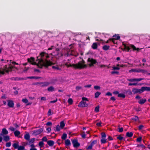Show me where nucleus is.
<instances>
[{
    "label": "nucleus",
    "instance_id": "nucleus-1",
    "mask_svg": "<svg viewBox=\"0 0 150 150\" xmlns=\"http://www.w3.org/2000/svg\"><path fill=\"white\" fill-rule=\"evenodd\" d=\"M40 58H38L37 61H38L39 64L42 63V66H44L46 67H47L48 66L52 65L53 64L51 62L47 60V58L49 57V56L45 52H42L40 54Z\"/></svg>",
    "mask_w": 150,
    "mask_h": 150
},
{
    "label": "nucleus",
    "instance_id": "nucleus-2",
    "mask_svg": "<svg viewBox=\"0 0 150 150\" xmlns=\"http://www.w3.org/2000/svg\"><path fill=\"white\" fill-rule=\"evenodd\" d=\"M85 63V62L82 59V61H79L77 64H69L68 63H66L65 65L68 67H72L75 69H81L87 67V65Z\"/></svg>",
    "mask_w": 150,
    "mask_h": 150
},
{
    "label": "nucleus",
    "instance_id": "nucleus-3",
    "mask_svg": "<svg viewBox=\"0 0 150 150\" xmlns=\"http://www.w3.org/2000/svg\"><path fill=\"white\" fill-rule=\"evenodd\" d=\"M15 68L14 67L11 65H5L3 68V71L0 70V76L1 74H5L4 71L8 73L10 71H12V69Z\"/></svg>",
    "mask_w": 150,
    "mask_h": 150
},
{
    "label": "nucleus",
    "instance_id": "nucleus-4",
    "mask_svg": "<svg viewBox=\"0 0 150 150\" xmlns=\"http://www.w3.org/2000/svg\"><path fill=\"white\" fill-rule=\"evenodd\" d=\"M82 100L81 101L78 105V106L79 107H85L88 106V104L84 101H88V100L86 97H83L82 98Z\"/></svg>",
    "mask_w": 150,
    "mask_h": 150
},
{
    "label": "nucleus",
    "instance_id": "nucleus-5",
    "mask_svg": "<svg viewBox=\"0 0 150 150\" xmlns=\"http://www.w3.org/2000/svg\"><path fill=\"white\" fill-rule=\"evenodd\" d=\"M12 146L15 149H17L18 150H23L25 148L23 146H19L18 142L13 144Z\"/></svg>",
    "mask_w": 150,
    "mask_h": 150
},
{
    "label": "nucleus",
    "instance_id": "nucleus-6",
    "mask_svg": "<svg viewBox=\"0 0 150 150\" xmlns=\"http://www.w3.org/2000/svg\"><path fill=\"white\" fill-rule=\"evenodd\" d=\"M87 62L89 63L88 65L90 67L93 66L94 64H96L97 62L96 60L91 58H88Z\"/></svg>",
    "mask_w": 150,
    "mask_h": 150
},
{
    "label": "nucleus",
    "instance_id": "nucleus-7",
    "mask_svg": "<svg viewBox=\"0 0 150 150\" xmlns=\"http://www.w3.org/2000/svg\"><path fill=\"white\" fill-rule=\"evenodd\" d=\"M43 130V128H40L38 129L34 130L33 131V134L35 136L39 135L42 133Z\"/></svg>",
    "mask_w": 150,
    "mask_h": 150
},
{
    "label": "nucleus",
    "instance_id": "nucleus-8",
    "mask_svg": "<svg viewBox=\"0 0 150 150\" xmlns=\"http://www.w3.org/2000/svg\"><path fill=\"white\" fill-rule=\"evenodd\" d=\"M71 141L74 147L77 148L80 146V144L78 142L77 139H74L73 140H72Z\"/></svg>",
    "mask_w": 150,
    "mask_h": 150
},
{
    "label": "nucleus",
    "instance_id": "nucleus-9",
    "mask_svg": "<svg viewBox=\"0 0 150 150\" xmlns=\"http://www.w3.org/2000/svg\"><path fill=\"white\" fill-rule=\"evenodd\" d=\"M132 92L134 94L139 93H142V88L140 89H137L135 88H133L132 90Z\"/></svg>",
    "mask_w": 150,
    "mask_h": 150
},
{
    "label": "nucleus",
    "instance_id": "nucleus-10",
    "mask_svg": "<svg viewBox=\"0 0 150 150\" xmlns=\"http://www.w3.org/2000/svg\"><path fill=\"white\" fill-rule=\"evenodd\" d=\"M8 103L7 105L10 108H13L14 106V104L13 101L11 100H7Z\"/></svg>",
    "mask_w": 150,
    "mask_h": 150
},
{
    "label": "nucleus",
    "instance_id": "nucleus-11",
    "mask_svg": "<svg viewBox=\"0 0 150 150\" xmlns=\"http://www.w3.org/2000/svg\"><path fill=\"white\" fill-rule=\"evenodd\" d=\"M11 79L14 81H20L21 80H26V78H21L19 77H13L11 78Z\"/></svg>",
    "mask_w": 150,
    "mask_h": 150
},
{
    "label": "nucleus",
    "instance_id": "nucleus-12",
    "mask_svg": "<svg viewBox=\"0 0 150 150\" xmlns=\"http://www.w3.org/2000/svg\"><path fill=\"white\" fill-rule=\"evenodd\" d=\"M28 34L30 37L33 38H34L36 35V33L35 32H29Z\"/></svg>",
    "mask_w": 150,
    "mask_h": 150
},
{
    "label": "nucleus",
    "instance_id": "nucleus-13",
    "mask_svg": "<svg viewBox=\"0 0 150 150\" xmlns=\"http://www.w3.org/2000/svg\"><path fill=\"white\" fill-rule=\"evenodd\" d=\"M8 134V132L6 128H3L2 129L1 133L0 134V135H6Z\"/></svg>",
    "mask_w": 150,
    "mask_h": 150
},
{
    "label": "nucleus",
    "instance_id": "nucleus-14",
    "mask_svg": "<svg viewBox=\"0 0 150 150\" xmlns=\"http://www.w3.org/2000/svg\"><path fill=\"white\" fill-rule=\"evenodd\" d=\"M142 93L144 91H150V87L147 86H144L142 87Z\"/></svg>",
    "mask_w": 150,
    "mask_h": 150
},
{
    "label": "nucleus",
    "instance_id": "nucleus-15",
    "mask_svg": "<svg viewBox=\"0 0 150 150\" xmlns=\"http://www.w3.org/2000/svg\"><path fill=\"white\" fill-rule=\"evenodd\" d=\"M40 83V86L41 87L47 86L50 84V83L47 82H41Z\"/></svg>",
    "mask_w": 150,
    "mask_h": 150
},
{
    "label": "nucleus",
    "instance_id": "nucleus-16",
    "mask_svg": "<svg viewBox=\"0 0 150 150\" xmlns=\"http://www.w3.org/2000/svg\"><path fill=\"white\" fill-rule=\"evenodd\" d=\"M47 144L50 146H53L54 144V142L52 140H49L47 141Z\"/></svg>",
    "mask_w": 150,
    "mask_h": 150
},
{
    "label": "nucleus",
    "instance_id": "nucleus-17",
    "mask_svg": "<svg viewBox=\"0 0 150 150\" xmlns=\"http://www.w3.org/2000/svg\"><path fill=\"white\" fill-rule=\"evenodd\" d=\"M41 77L39 76H28L25 77V78H26V80L27 79H38L41 78Z\"/></svg>",
    "mask_w": 150,
    "mask_h": 150
},
{
    "label": "nucleus",
    "instance_id": "nucleus-18",
    "mask_svg": "<svg viewBox=\"0 0 150 150\" xmlns=\"http://www.w3.org/2000/svg\"><path fill=\"white\" fill-rule=\"evenodd\" d=\"M146 101V99H141L139 100L138 103L141 105H142Z\"/></svg>",
    "mask_w": 150,
    "mask_h": 150
},
{
    "label": "nucleus",
    "instance_id": "nucleus-19",
    "mask_svg": "<svg viewBox=\"0 0 150 150\" xmlns=\"http://www.w3.org/2000/svg\"><path fill=\"white\" fill-rule=\"evenodd\" d=\"M124 46V48L122 49L123 51L127 50V52H129L130 49V47L127 46L125 44H123Z\"/></svg>",
    "mask_w": 150,
    "mask_h": 150
},
{
    "label": "nucleus",
    "instance_id": "nucleus-20",
    "mask_svg": "<svg viewBox=\"0 0 150 150\" xmlns=\"http://www.w3.org/2000/svg\"><path fill=\"white\" fill-rule=\"evenodd\" d=\"M28 62L31 63L34 61L35 58L33 57H31L30 58L27 59Z\"/></svg>",
    "mask_w": 150,
    "mask_h": 150
},
{
    "label": "nucleus",
    "instance_id": "nucleus-21",
    "mask_svg": "<svg viewBox=\"0 0 150 150\" xmlns=\"http://www.w3.org/2000/svg\"><path fill=\"white\" fill-rule=\"evenodd\" d=\"M117 139L121 141H125V139L123 137H122L121 135H119L117 138Z\"/></svg>",
    "mask_w": 150,
    "mask_h": 150
},
{
    "label": "nucleus",
    "instance_id": "nucleus-22",
    "mask_svg": "<svg viewBox=\"0 0 150 150\" xmlns=\"http://www.w3.org/2000/svg\"><path fill=\"white\" fill-rule=\"evenodd\" d=\"M65 145L66 146H69L71 145V142L70 140L67 139L65 141Z\"/></svg>",
    "mask_w": 150,
    "mask_h": 150
},
{
    "label": "nucleus",
    "instance_id": "nucleus-23",
    "mask_svg": "<svg viewBox=\"0 0 150 150\" xmlns=\"http://www.w3.org/2000/svg\"><path fill=\"white\" fill-rule=\"evenodd\" d=\"M130 48H132L134 51L137 50V51H139L140 49L138 48H136V47L133 45H130Z\"/></svg>",
    "mask_w": 150,
    "mask_h": 150
},
{
    "label": "nucleus",
    "instance_id": "nucleus-24",
    "mask_svg": "<svg viewBox=\"0 0 150 150\" xmlns=\"http://www.w3.org/2000/svg\"><path fill=\"white\" fill-rule=\"evenodd\" d=\"M133 133L132 132H127L126 133V136L129 137H132L133 136Z\"/></svg>",
    "mask_w": 150,
    "mask_h": 150
},
{
    "label": "nucleus",
    "instance_id": "nucleus-25",
    "mask_svg": "<svg viewBox=\"0 0 150 150\" xmlns=\"http://www.w3.org/2000/svg\"><path fill=\"white\" fill-rule=\"evenodd\" d=\"M4 140L5 142H8L10 139V137L8 135L4 136L3 137Z\"/></svg>",
    "mask_w": 150,
    "mask_h": 150
},
{
    "label": "nucleus",
    "instance_id": "nucleus-26",
    "mask_svg": "<svg viewBox=\"0 0 150 150\" xmlns=\"http://www.w3.org/2000/svg\"><path fill=\"white\" fill-rule=\"evenodd\" d=\"M24 138L27 140H29L30 138V135L29 133L26 134L24 135Z\"/></svg>",
    "mask_w": 150,
    "mask_h": 150
},
{
    "label": "nucleus",
    "instance_id": "nucleus-27",
    "mask_svg": "<svg viewBox=\"0 0 150 150\" xmlns=\"http://www.w3.org/2000/svg\"><path fill=\"white\" fill-rule=\"evenodd\" d=\"M47 90L49 92H52L54 91V89L53 86H51L47 88Z\"/></svg>",
    "mask_w": 150,
    "mask_h": 150
},
{
    "label": "nucleus",
    "instance_id": "nucleus-28",
    "mask_svg": "<svg viewBox=\"0 0 150 150\" xmlns=\"http://www.w3.org/2000/svg\"><path fill=\"white\" fill-rule=\"evenodd\" d=\"M113 37L114 38L113 39H114L115 40H118L120 38V36L119 35H117L115 34L114 35H113Z\"/></svg>",
    "mask_w": 150,
    "mask_h": 150
},
{
    "label": "nucleus",
    "instance_id": "nucleus-29",
    "mask_svg": "<svg viewBox=\"0 0 150 150\" xmlns=\"http://www.w3.org/2000/svg\"><path fill=\"white\" fill-rule=\"evenodd\" d=\"M140 69H132L129 71V72L131 71L137 72H140Z\"/></svg>",
    "mask_w": 150,
    "mask_h": 150
},
{
    "label": "nucleus",
    "instance_id": "nucleus-30",
    "mask_svg": "<svg viewBox=\"0 0 150 150\" xmlns=\"http://www.w3.org/2000/svg\"><path fill=\"white\" fill-rule=\"evenodd\" d=\"M98 47V45L96 43H93L92 46V47L93 49H96Z\"/></svg>",
    "mask_w": 150,
    "mask_h": 150
},
{
    "label": "nucleus",
    "instance_id": "nucleus-31",
    "mask_svg": "<svg viewBox=\"0 0 150 150\" xmlns=\"http://www.w3.org/2000/svg\"><path fill=\"white\" fill-rule=\"evenodd\" d=\"M101 93L97 91L95 93V98H97L101 94Z\"/></svg>",
    "mask_w": 150,
    "mask_h": 150
},
{
    "label": "nucleus",
    "instance_id": "nucleus-32",
    "mask_svg": "<svg viewBox=\"0 0 150 150\" xmlns=\"http://www.w3.org/2000/svg\"><path fill=\"white\" fill-rule=\"evenodd\" d=\"M110 46L107 45H105L103 47V49L105 50H107L109 49Z\"/></svg>",
    "mask_w": 150,
    "mask_h": 150
},
{
    "label": "nucleus",
    "instance_id": "nucleus-33",
    "mask_svg": "<svg viewBox=\"0 0 150 150\" xmlns=\"http://www.w3.org/2000/svg\"><path fill=\"white\" fill-rule=\"evenodd\" d=\"M60 127L61 128L63 129V128L65 126V124L63 121H62L60 122Z\"/></svg>",
    "mask_w": 150,
    "mask_h": 150
},
{
    "label": "nucleus",
    "instance_id": "nucleus-34",
    "mask_svg": "<svg viewBox=\"0 0 150 150\" xmlns=\"http://www.w3.org/2000/svg\"><path fill=\"white\" fill-rule=\"evenodd\" d=\"M20 134V132L18 130L15 131L14 132V135L16 137H18Z\"/></svg>",
    "mask_w": 150,
    "mask_h": 150
},
{
    "label": "nucleus",
    "instance_id": "nucleus-35",
    "mask_svg": "<svg viewBox=\"0 0 150 150\" xmlns=\"http://www.w3.org/2000/svg\"><path fill=\"white\" fill-rule=\"evenodd\" d=\"M118 97H121L123 98H125V95L122 93H119L118 95Z\"/></svg>",
    "mask_w": 150,
    "mask_h": 150
},
{
    "label": "nucleus",
    "instance_id": "nucleus-36",
    "mask_svg": "<svg viewBox=\"0 0 150 150\" xmlns=\"http://www.w3.org/2000/svg\"><path fill=\"white\" fill-rule=\"evenodd\" d=\"M67 137V135L65 133H64L62 137H61V138L65 140L66 139Z\"/></svg>",
    "mask_w": 150,
    "mask_h": 150
},
{
    "label": "nucleus",
    "instance_id": "nucleus-37",
    "mask_svg": "<svg viewBox=\"0 0 150 150\" xmlns=\"http://www.w3.org/2000/svg\"><path fill=\"white\" fill-rule=\"evenodd\" d=\"M101 138H105L106 137V134L104 132L101 133Z\"/></svg>",
    "mask_w": 150,
    "mask_h": 150
},
{
    "label": "nucleus",
    "instance_id": "nucleus-38",
    "mask_svg": "<svg viewBox=\"0 0 150 150\" xmlns=\"http://www.w3.org/2000/svg\"><path fill=\"white\" fill-rule=\"evenodd\" d=\"M106 139L105 138H101V142L102 144H105L106 142Z\"/></svg>",
    "mask_w": 150,
    "mask_h": 150
},
{
    "label": "nucleus",
    "instance_id": "nucleus-39",
    "mask_svg": "<svg viewBox=\"0 0 150 150\" xmlns=\"http://www.w3.org/2000/svg\"><path fill=\"white\" fill-rule=\"evenodd\" d=\"M44 143L42 141L39 142L38 145L40 148H42L43 146Z\"/></svg>",
    "mask_w": 150,
    "mask_h": 150
},
{
    "label": "nucleus",
    "instance_id": "nucleus-40",
    "mask_svg": "<svg viewBox=\"0 0 150 150\" xmlns=\"http://www.w3.org/2000/svg\"><path fill=\"white\" fill-rule=\"evenodd\" d=\"M68 102L70 104H72L73 103V100L72 98H69L68 100Z\"/></svg>",
    "mask_w": 150,
    "mask_h": 150
},
{
    "label": "nucleus",
    "instance_id": "nucleus-41",
    "mask_svg": "<svg viewBox=\"0 0 150 150\" xmlns=\"http://www.w3.org/2000/svg\"><path fill=\"white\" fill-rule=\"evenodd\" d=\"M42 141L43 142H47V139L46 136L44 137L42 139Z\"/></svg>",
    "mask_w": 150,
    "mask_h": 150
},
{
    "label": "nucleus",
    "instance_id": "nucleus-42",
    "mask_svg": "<svg viewBox=\"0 0 150 150\" xmlns=\"http://www.w3.org/2000/svg\"><path fill=\"white\" fill-rule=\"evenodd\" d=\"M52 69H56L57 70H61V69L58 66H52Z\"/></svg>",
    "mask_w": 150,
    "mask_h": 150
},
{
    "label": "nucleus",
    "instance_id": "nucleus-43",
    "mask_svg": "<svg viewBox=\"0 0 150 150\" xmlns=\"http://www.w3.org/2000/svg\"><path fill=\"white\" fill-rule=\"evenodd\" d=\"M132 119L133 120H134L135 121H137L138 120L139 118L137 116H135L134 117L132 118Z\"/></svg>",
    "mask_w": 150,
    "mask_h": 150
},
{
    "label": "nucleus",
    "instance_id": "nucleus-44",
    "mask_svg": "<svg viewBox=\"0 0 150 150\" xmlns=\"http://www.w3.org/2000/svg\"><path fill=\"white\" fill-rule=\"evenodd\" d=\"M61 127L59 126V125H57L56 127V131H59L60 130Z\"/></svg>",
    "mask_w": 150,
    "mask_h": 150
},
{
    "label": "nucleus",
    "instance_id": "nucleus-45",
    "mask_svg": "<svg viewBox=\"0 0 150 150\" xmlns=\"http://www.w3.org/2000/svg\"><path fill=\"white\" fill-rule=\"evenodd\" d=\"M95 111L96 112H98L99 111V107L98 106H96L95 109Z\"/></svg>",
    "mask_w": 150,
    "mask_h": 150
},
{
    "label": "nucleus",
    "instance_id": "nucleus-46",
    "mask_svg": "<svg viewBox=\"0 0 150 150\" xmlns=\"http://www.w3.org/2000/svg\"><path fill=\"white\" fill-rule=\"evenodd\" d=\"M11 145V143L10 142H9L6 143V146L7 147H10Z\"/></svg>",
    "mask_w": 150,
    "mask_h": 150
},
{
    "label": "nucleus",
    "instance_id": "nucleus-47",
    "mask_svg": "<svg viewBox=\"0 0 150 150\" xmlns=\"http://www.w3.org/2000/svg\"><path fill=\"white\" fill-rule=\"evenodd\" d=\"M97 141L96 140H94L92 141L91 143V144L93 146L95 144L97 143Z\"/></svg>",
    "mask_w": 150,
    "mask_h": 150
},
{
    "label": "nucleus",
    "instance_id": "nucleus-48",
    "mask_svg": "<svg viewBox=\"0 0 150 150\" xmlns=\"http://www.w3.org/2000/svg\"><path fill=\"white\" fill-rule=\"evenodd\" d=\"M144 79L143 78H135V81H139Z\"/></svg>",
    "mask_w": 150,
    "mask_h": 150
},
{
    "label": "nucleus",
    "instance_id": "nucleus-49",
    "mask_svg": "<svg viewBox=\"0 0 150 150\" xmlns=\"http://www.w3.org/2000/svg\"><path fill=\"white\" fill-rule=\"evenodd\" d=\"M94 88L96 90H100V87L99 86H95L94 87Z\"/></svg>",
    "mask_w": 150,
    "mask_h": 150
},
{
    "label": "nucleus",
    "instance_id": "nucleus-50",
    "mask_svg": "<svg viewBox=\"0 0 150 150\" xmlns=\"http://www.w3.org/2000/svg\"><path fill=\"white\" fill-rule=\"evenodd\" d=\"M86 133L85 132H83L82 134L81 135V136L82 138H86Z\"/></svg>",
    "mask_w": 150,
    "mask_h": 150
},
{
    "label": "nucleus",
    "instance_id": "nucleus-51",
    "mask_svg": "<svg viewBox=\"0 0 150 150\" xmlns=\"http://www.w3.org/2000/svg\"><path fill=\"white\" fill-rule=\"evenodd\" d=\"M142 139V137H138L137 139V142H141Z\"/></svg>",
    "mask_w": 150,
    "mask_h": 150
},
{
    "label": "nucleus",
    "instance_id": "nucleus-52",
    "mask_svg": "<svg viewBox=\"0 0 150 150\" xmlns=\"http://www.w3.org/2000/svg\"><path fill=\"white\" fill-rule=\"evenodd\" d=\"M127 81H128L130 82H132L134 81H135V78L134 79H127Z\"/></svg>",
    "mask_w": 150,
    "mask_h": 150
},
{
    "label": "nucleus",
    "instance_id": "nucleus-53",
    "mask_svg": "<svg viewBox=\"0 0 150 150\" xmlns=\"http://www.w3.org/2000/svg\"><path fill=\"white\" fill-rule=\"evenodd\" d=\"M57 80L56 79H52L50 80V82H49L50 84L54 83L55 81H57Z\"/></svg>",
    "mask_w": 150,
    "mask_h": 150
},
{
    "label": "nucleus",
    "instance_id": "nucleus-54",
    "mask_svg": "<svg viewBox=\"0 0 150 150\" xmlns=\"http://www.w3.org/2000/svg\"><path fill=\"white\" fill-rule=\"evenodd\" d=\"M93 146H92L91 144L87 148V150H91L92 149Z\"/></svg>",
    "mask_w": 150,
    "mask_h": 150
},
{
    "label": "nucleus",
    "instance_id": "nucleus-55",
    "mask_svg": "<svg viewBox=\"0 0 150 150\" xmlns=\"http://www.w3.org/2000/svg\"><path fill=\"white\" fill-rule=\"evenodd\" d=\"M23 102L25 103H27L28 102V100L26 98L23 99L22 100Z\"/></svg>",
    "mask_w": 150,
    "mask_h": 150
},
{
    "label": "nucleus",
    "instance_id": "nucleus-56",
    "mask_svg": "<svg viewBox=\"0 0 150 150\" xmlns=\"http://www.w3.org/2000/svg\"><path fill=\"white\" fill-rule=\"evenodd\" d=\"M82 88L81 86H76V91H78L79 90L81 89Z\"/></svg>",
    "mask_w": 150,
    "mask_h": 150
},
{
    "label": "nucleus",
    "instance_id": "nucleus-57",
    "mask_svg": "<svg viewBox=\"0 0 150 150\" xmlns=\"http://www.w3.org/2000/svg\"><path fill=\"white\" fill-rule=\"evenodd\" d=\"M118 132H122L123 131V128L122 127L120 128L118 126Z\"/></svg>",
    "mask_w": 150,
    "mask_h": 150
},
{
    "label": "nucleus",
    "instance_id": "nucleus-58",
    "mask_svg": "<svg viewBox=\"0 0 150 150\" xmlns=\"http://www.w3.org/2000/svg\"><path fill=\"white\" fill-rule=\"evenodd\" d=\"M137 85V83H128V84L129 86H131L132 85L136 86Z\"/></svg>",
    "mask_w": 150,
    "mask_h": 150
},
{
    "label": "nucleus",
    "instance_id": "nucleus-59",
    "mask_svg": "<svg viewBox=\"0 0 150 150\" xmlns=\"http://www.w3.org/2000/svg\"><path fill=\"white\" fill-rule=\"evenodd\" d=\"M112 95V94L110 92H108L105 94V96H111Z\"/></svg>",
    "mask_w": 150,
    "mask_h": 150
},
{
    "label": "nucleus",
    "instance_id": "nucleus-60",
    "mask_svg": "<svg viewBox=\"0 0 150 150\" xmlns=\"http://www.w3.org/2000/svg\"><path fill=\"white\" fill-rule=\"evenodd\" d=\"M35 138H32L30 139L29 140V142L30 143H33L35 141Z\"/></svg>",
    "mask_w": 150,
    "mask_h": 150
},
{
    "label": "nucleus",
    "instance_id": "nucleus-61",
    "mask_svg": "<svg viewBox=\"0 0 150 150\" xmlns=\"http://www.w3.org/2000/svg\"><path fill=\"white\" fill-rule=\"evenodd\" d=\"M52 114L51 110L50 109H49L47 115L48 116H50Z\"/></svg>",
    "mask_w": 150,
    "mask_h": 150
},
{
    "label": "nucleus",
    "instance_id": "nucleus-62",
    "mask_svg": "<svg viewBox=\"0 0 150 150\" xmlns=\"http://www.w3.org/2000/svg\"><path fill=\"white\" fill-rule=\"evenodd\" d=\"M52 125V123L50 122H48L46 123V125L47 126H51Z\"/></svg>",
    "mask_w": 150,
    "mask_h": 150
},
{
    "label": "nucleus",
    "instance_id": "nucleus-63",
    "mask_svg": "<svg viewBox=\"0 0 150 150\" xmlns=\"http://www.w3.org/2000/svg\"><path fill=\"white\" fill-rule=\"evenodd\" d=\"M144 127V126L142 125H140L139 127V129L140 130H142L143 129V128Z\"/></svg>",
    "mask_w": 150,
    "mask_h": 150
},
{
    "label": "nucleus",
    "instance_id": "nucleus-64",
    "mask_svg": "<svg viewBox=\"0 0 150 150\" xmlns=\"http://www.w3.org/2000/svg\"><path fill=\"white\" fill-rule=\"evenodd\" d=\"M112 69H113V70H119L120 69L119 67H112Z\"/></svg>",
    "mask_w": 150,
    "mask_h": 150
}]
</instances>
